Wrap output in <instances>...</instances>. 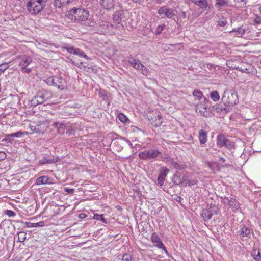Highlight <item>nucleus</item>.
Masks as SVG:
<instances>
[{
	"label": "nucleus",
	"mask_w": 261,
	"mask_h": 261,
	"mask_svg": "<svg viewBox=\"0 0 261 261\" xmlns=\"http://www.w3.org/2000/svg\"><path fill=\"white\" fill-rule=\"evenodd\" d=\"M52 96L53 94L49 91L42 89L39 90L30 100L31 105L35 107L42 104L50 99Z\"/></svg>",
	"instance_id": "1"
},
{
	"label": "nucleus",
	"mask_w": 261,
	"mask_h": 261,
	"mask_svg": "<svg viewBox=\"0 0 261 261\" xmlns=\"http://www.w3.org/2000/svg\"><path fill=\"white\" fill-rule=\"evenodd\" d=\"M48 0H29L27 4L28 11L33 15L40 13L46 6Z\"/></svg>",
	"instance_id": "2"
},
{
	"label": "nucleus",
	"mask_w": 261,
	"mask_h": 261,
	"mask_svg": "<svg viewBox=\"0 0 261 261\" xmlns=\"http://www.w3.org/2000/svg\"><path fill=\"white\" fill-rule=\"evenodd\" d=\"M222 100L224 105L231 108L237 104L238 98L237 92L233 89H226L225 90Z\"/></svg>",
	"instance_id": "3"
},
{
	"label": "nucleus",
	"mask_w": 261,
	"mask_h": 261,
	"mask_svg": "<svg viewBox=\"0 0 261 261\" xmlns=\"http://www.w3.org/2000/svg\"><path fill=\"white\" fill-rule=\"evenodd\" d=\"M18 66L22 71L25 73L31 72V69L29 67L32 63V59L31 57L27 55H21L18 57L16 59Z\"/></svg>",
	"instance_id": "4"
},
{
	"label": "nucleus",
	"mask_w": 261,
	"mask_h": 261,
	"mask_svg": "<svg viewBox=\"0 0 261 261\" xmlns=\"http://www.w3.org/2000/svg\"><path fill=\"white\" fill-rule=\"evenodd\" d=\"M138 156L140 159L148 161L161 158L162 153L158 149H151L140 152Z\"/></svg>",
	"instance_id": "5"
},
{
	"label": "nucleus",
	"mask_w": 261,
	"mask_h": 261,
	"mask_svg": "<svg viewBox=\"0 0 261 261\" xmlns=\"http://www.w3.org/2000/svg\"><path fill=\"white\" fill-rule=\"evenodd\" d=\"M177 11L175 9L169 8L167 6H162L158 9V13L162 18H167L174 19L173 18L176 15Z\"/></svg>",
	"instance_id": "6"
},
{
	"label": "nucleus",
	"mask_w": 261,
	"mask_h": 261,
	"mask_svg": "<svg viewBox=\"0 0 261 261\" xmlns=\"http://www.w3.org/2000/svg\"><path fill=\"white\" fill-rule=\"evenodd\" d=\"M236 69L242 72L255 74L257 71L256 69L251 64L246 62H242Z\"/></svg>",
	"instance_id": "7"
},
{
	"label": "nucleus",
	"mask_w": 261,
	"mask_h": 261,
	"mask_svg": "<svg viewBox=\"0 0 261 261\" xmlns=\"http://www.w3.org/2000/svg\"><path fill=\"white\" fill-rule=\"evenodd\" d=\"M48 127L46 122H40L35 125H30V129L33 133H38L40 135H43L47 130Z\"/></svg>",
	"instance_id": "8"
},
{
	"label": "nucleus",
	"mask_w": 261,
	"mask_h": 261,
	"mask_svg": "<svg viewBox=\"0 0 261 261\" xmlns=\"http://www.w3.org/2000/svg\"><path fill=\"white\" fill-rule=\"evenodd\" d=\"M52 126L56 128L59 134H64L65 131L67 130L69 124L65 120L54 122Z\"/></svg>",
	"instance_id": "9"
},
{
	"label": "nucleus",
	"mask_w": 261,
	"mask_h": 261,
	"mask_svg": "<svg viewBox=\"0 0 261 261\" xmlns=\"http://www.w3.org/2000/svg\"><path fill=\"white\" fill-rule=\"evenodd\" d=\"M100 31L102 33H114L113 29H114V25L112 24H109V22L100 20L98 22Z\"/></svg>",
	"instance_id": "10"
},
{
	"label": "nucleus",
	"mask_w": 261,
	"mask_h": 261,
	"mask_svg": "<svg viewBox=\"0 0 261 261\" xmlns=\"http://www.w3.org/2000/svg\"><path fill=\"white\" fill-rule=\"evenodd\" d=\"M98 4L102 8L106 10H110L113 9L115 5V0H99Z\"/></svg>",
	"instance_id": "11"
},
{
	"label": "nucleus",
	"mask_w": 261,
	"mask_h": 261,
	"mask_svg": "<svg viewBox=\"0 0 261 261\" xmlns=\"http://www.w3.org/2000/svg\"><path fill=\"white\" fill-rule=\"evenodd\" d=\"M59 159L58 157L52 155H49L48 156H44L42 157L39 161V163L41 165L46 164H53L55 163L58 162Z\"/></svg>",
	"instance_id": "12"
},
{
	"label": "nucleus",
	"mask_w": 261,
	"mask_h": 261,
	"mask_svg": "<svg viewBox=\"0 0 261 261\" xmlns=\"http://www.w3.org/2000/svg\"><path fill=\"white\" fill-rule=\"evenodd\" d=\"M55 84L54 86L57 87L59 89L63 90L67 87V84L64 79L61 76H54Z\"/></svg>",
	"instance_id": "13"
},
{
	"label": "nucleus",
	"mask_w": 261,
	"mask_h": 261,
	"mask_svg": "<svg viewBox=\"0 0 261 261\" xmlns=\"http://www.w3.org/2000/svg\"><path fill=\"white\" fill-rule=\"evenodd\" d=\"M151 239L153 244L158 248H163L164 247L162 241L156 233H153L151 235Z\"/></svg>",
	"instance_id": "14"
},
{
	"label": "nucleus",
	"mask_w": 261,
	"mask_h": 261,
	"mask_svg": "<svg viewBox=\"0 0 261 261\" xmlns=\"http://www.w3.org/2000/svg\"><path fill=\"white\" fill-rule=\"evenodd\" d=\"M215 6L218 11H221L224 8L230 6V2L228 0H215Z\"/></svg>",
	"instance_id": "15"
},
{
	"label": "nucleus",
	"mask_w": 261,
	"mask_h": 261,
	"mask_svg": "<svg viewBox=\"0 0 261 261\" xmlns=\"http://www.w3.org/2000/svg\"><path fill=\"white\" fill-rule=\"evenodd\" d=\"M196 111L200 113L204 117H210V113L207 111V106H204L202 104H198L196 106Z\"/></svg>",
	"instance_id": "16"
},
{
	"label": "nucleus",
	"mask_w": 261,
	"mask_h": 261,
	"mask_svg": "<svg viewBox=\"0 0 261 261\" xmlns=\"http://www.w3.org/2000/svg\"><path fill=\"white\" fill-rule=\"evenodd\" d=\"M191 1L202 10L210 9L207 0H191Z\"/></svg>",
	"instance_id": "17"
},
{
	"label": "nucleus",
	"mask_w": 261,
	"mask_h": 261,
	"mask_svg": "<svg viewBox=\"0 0 261 261\" xmlns=\"http://www.w3.org/2000/svg\"><path fill=\"white\" fill-rule=\"evenodd\" d=\"M35 184L36 185H51L53 184V182L50 181V179L48 176H41L36 179Z\"/></svg>",
	"instance_id": "18"
},
{
	"label": "nucleus",
	"mask_w": 261,
	"mask_h": 261,
	"mask_svg": "<svg viewBox=\"0 0 261 261\" xmlns=\"http://www.w3.org/2000/svg\"><path fill=\"white\" fill-rule=\"evenodd\" d=\"M128 62L136 69L140 70V68L144 67V65L141 64L139 60L135 59L133 57H128Z\"/></svg>",
	"instance_id": "19"
},
{
	"label": "nucleus",
	"mask_w": 261,
	"mask_h": 261,
	"mask_svg": "<svg viewBox=\"0 0 261 261\" xmlns=\"http://www.w3.org/2000/svg\"><path fill=\"white\" fill-rule=\"evenodd\" d=\"M213 109L218 113L224 112L225 114L227 113L231 110L228 106L224 105V107H223L221 104L216 105L213 107Z\"/></svg>",
	"instance_id": "20"
},
{
	"label": "nucleus",
	"mask_w": 261,
	"mask_h": 261,
	"mask_svg": "<svg viewBox=\"0 0 261 261\" xmlns=\"http://www.w3.org/2000/svg\"><path fill=\"white\" fill-rule=\"evenodd\" d=\"M198 138L199 142L201 145L205 144L207 140V133L203 129L199 130Z\"/></svg>",
	"instance_id": "21"
},
{
	"label": "nucleus",
	"mask_w": 261,
	"mask_h": 261,
	"mask_svg": "<svg viewBox=\"0 0 261 261\" xmlns=\"http://www.w3.org/2000/svg\"><path fill=\"white\" fill-rule=\"evenodd\" d=\"M113 20L114 22L116 23L114 28L118 29L119 30L123 28V25L121 24V19L120 18V16H119L118 14H116V11L113 14Z\"/></svg>",
	"instance_id": "22"
},
{
	"label": "nucleus",
	"mask_w": 261,
	"mask_h": 261,
	"mask_svg": "<svg viewBox=\"0 0 261 261\" xmlns=\"http://www.w3.org/2000/svg\"><path fill=\"white\" fill-rule=\"evenodd\" d=\"M246 32V28L243 25L242 27H239L237 29H233L229 32V34H232L235 33V36L237 37H242Z\"/></svg>",
	"instance_id": "23"
},
{
	"label": "nucleus",
	"mask_w": 261,
	"mask_h": 261,
	"mask_svg": "<svg viewBox=\"0 0 261 261\" xmlns=\"http://www.w3.org/2000/svg\"><path fill=\"white\" fill-rule=\"evenodd\" d=\"M227 205H229L233 210H237L240 207V203L235 198L232 197H231L230 199L228 200Z\"/></svg>",
	"instance_id": "24"
},
{
	"label": "nucleus",
	"mask_w": 261,
	"mask_h": 261,
	"mask_svg": "<svg viewBox=\"0 0 261 261\" xmlns=\"http://www.w3.org/2000/svg\"><path fill=\"white\" fill-rule=\"evenodd\" d=\"M227 138L225 137L223 134H220L217 136V145L219 147H222L224 146L226 144Z\"/></svg>",
	"instance_id": "25"
},
{
	"label": "nucleus",
	"mask_w": 261,
	"mask_h": 261,
	"mask_svg": "<svg viewBox=\"0 0 261 261\" xmlns=\"http://www.w3.org/2000/svg\"><path fill=\"white\" fill-rule=\"evenodd\" d=\"M73 0H55L54 5L56 7L60 8L62 6L66 5L72 2Z\"/></svg>",
	"instance_id": "26"
},
{
	"label": "nucleus",
	"mask_w": 261,
	"mask_h": 261,
	"mask_svg": "<svg viewBox=\"0 0 261 261\" xmlns=\"http://www.w3.org/2000/svg\"><path fill=\"white\" fill-rule=\"evenodd\" d=\"M241 226V229L239 231L240 234L242 235V237H249L250 233V229L249 227L244 225H242Z\"/></svg>",
	"instance_id": "27"
},
{
	"label": "nucleus",
	"mask_w": 261,
	"mask_h": 261,
	"mask_svg": "<svg viewBox=\"0 0 261 261\" xmlns=\"http://www.w3.org/2000/svg\"><path fill=\"white\" fill-rule=\"evenodd\" d=\"M93 215H90V217H88V219H95L97 220L101 221L105 223H107V220L103 217V215H100L98 214H93Z\"/></svg>",
	"instance_id": "28"
},
{
	"label": "nucleus",
	"mask_w": 261,
	"mask_h": 261,
	"mask_svg": "<svg viewBox=\"0 0 261 261\" xmlns=\"http://www.w3.org/2000/svg\"><path fill=\"white\" fill-rule=\"evenodd\" d=\"M201 216L204 221L210 220L212 217L207 207L202 211L201 213Z\"/></svg>",
	"instance_id": "29"
},
{
	"label": "nucleus",
	"mask_w": 261,
	"mask_h": 261,
	"mask_svg": "<svg viewBox=\"0 0 261 261\" xmlns=\"http://www.w3.org/2000/svg\"><path fill=\"white\" fill-rule=\"evenodd\" d=\"M206 207L212 216L214 215H217L220 213L218 207L215 205H207Z\"/></svg>",
	"instance_id": "30"
},
{
	"label": "nucleus",
	"mask_w": 261,
	"mask_h": 261,
	"mask_svg": "<svg viewBox=\"0 0 261 261\" xmlns=\"http://www.w3.org/2000/svg\"><path fill=\"white\" fill-rule=\"evenodd\" d=\"M98 95L103 100H107L110 93L104 90L100 89L98 92Z\"/></svg>",
	"instance_id": "31"
},
{
	"label": "nucleus",
	"mask_w": 261,
	"mask_h": 261,
	"mask_svg": "<svg viewBox=\"0 0 261 261\" xmlns=\"http://www.w3.org/2000/svg\"><path fill=\"white\" fill-rule=\"evenodd\" d=\"M169 171V169L166 167H162L160 169L159 176L165 179Z\"/></svg>",
	"instance_id": "32"
},
{
	"label": "nucleus",
	"mask_w": 261,
	"mask_h": 261,
	"mask_svg": "<svg viewBox=\"0 0 261 261\" xmlns=\"http://www.w3.org/2000/svg\"><path fill=\"white\" fill-rule=\"evenodd\" d=\"M210 96L214 101H217L220 98V96L217 91L211 92L210 93Z\"/></svg>",
	"instance_id": "33"
},
{
	"label": "nucleus",
	"mask_w": 261,
	"mask_h": 261,
	"mask_svg": "<svg viewBox=\"0 0 261 261\" xmlns=\"http://www.w3.org/2000/svg\"><path fill=\"white\" fill-rule=\"evenodd\" d=\"M173 181L176 185H180L181 184V178L178 174H175L173 175Z\"/></svg>",
	"instance_id": "34"
},
{
	"label": "nucleus",
	"mask_w": 261,
	"mask_h": 261,
	"mask_svg": "<svg viewBox=\"0 0 261 261\" xmlns=\"http://www.w3.org/2000/svg\"><path fill=\"white\" fill-rule=\"evenodd\" d=\"M122 261H135V259L134 258L133 256L130 255L129 254L125 253L123 254L122 258Z\"/></svg>",
	"instance_id": "35"
},
{
	"label": "nucleus",
	"mask_w": 261,
	"mask_h": 261,
	"mask_svg": "<svg viewBox=\"0 0 261 261\" xmlns=\"http://www.w3.org/2000/svg\"><path fill=\"white\" fill-rule=\"evenodd\" d=\"M27 233L24 231L19 232L18 233V241L20 242H24L26 239Z\"/></svg>",
	"instance_id": "36"
},
{
	"label": "nucleus",
	"mask_w": 261,
	"mask_h": 261,
	"mask_svg": "<svg viewBox=\"0 0 261 261\" xmlns=\"http://www.w3.org/2000/svg\"><path fill=\"white\" fill-rule=\"evenodd\" d=\"M193 96L197 98L198 100H200L203 96V93L200 90H195L193 92Z\"/></svg>",
	"instance_id": "37"
},
{
	"label": "nucleus",
	"mask_w": 261,
	"mask_h": 261,
	"mask_svg": "<svg viewBox=\"0 0 261 261\" xmlns=\"http://www.w3.org/2000/svg\"><path fill=\"white\" fill-rule=\"evenodd\" d=\"M118 117L119 118V120L122 122V123H126L129 121L127 117L123 113H119L118 115Z\"/></svg>",
	"instance_id": "38"
},
{
	"label": "nucleus",
	"mask_w": 261,
	"mask_h": 261,
	"mask_svg": "<svg viewBox=\"0 0 261 261\" xmlns=\"http://www.w3.org/2000/svg\"><path fill=\"white\" fill-rule=\"evenodd\" d=\"M226 148L228 149H231L234 148V144L233 142L231 141L229 139H227L226 144H225Z\"/></svg>",
	"instance_id": "39"
},
{
	"label": "nucleus",
	"mask_w": 261,
	"mask_h": 261,
	"mask_svg": "<svg viewBox=\"0 0 261 261\" xmlns=\"http://www.w3.org/2000/svg\"><path fill=\"white\" fill-rule=\"evenodd\" d=\"M157 117L158 118H156L154 121V126L155 127L160 126L163 122V118L161 115H158Z\"/></svg>",
	"instance_id": "40"
},
{
	"label": "nucleus",
	"mask_w": 261,
	"mask_h": 261,
	"mask_svg": "<svg viewBox=\"0 0 261 261\" xmlns=\"http://www.w3.org/2000/svg\"><path fill=\"white\" fill-rule=\"evenodd\" d=\"M9 67L8 63H4L0 65V75L5 72Z\"/></svg>",
	"instance_id": "41"
},
{
	"label": "nucleus",
	"mask_w": 261,
	"mask_h": 261,
	"mask_svg": "<svg viewBox=\"0 0 261 261\" xmlns=\"http://www.w3.org/2000/svg\"><path fill=\"white\" fill-rule=\"evenodd\" d=\"M44 81L47 85H48L49 86H54V84H55L54 76H50V77H47L45 80Z\"/></svg>",
	"instance_id": "42"
},
{
	"label": "nucleus",
	"mask_w": 261,
	"mask_h": 261,
	"mask_svg": "<svg viewBox=\"0 0 261 261\" xmlns=\"http://www.w3.org/2000/svg\"><path fill=\"white\" fill-rule=\"evenodd\" d=\"M68 50L70 53H72L74 55H78L80 57H82V53L80 49L71 48L69 49Z\"/></svg>",
	"instance_id": "43"
},
{
	"label": "nucleus",
	"mask_w": 261,
	"mask_h": 261,
	"mask_svg": "<svg viewBox=\"0 0 261 261\" xmlns=\"http://www.w3.org/2000/svg\"><path fill=\"white\" fill-rule=\"evenodd\" d=\"M25 133V132H22V131L20 130V131H18L17 132H16V133L10 134V136H12V138L13 137L21 138V137H22L23 135Z\"/></svg>",
	"instance_id": "44"
},
{
	"label": "nucleus",
	"mask_w": 261,
	"mask_h": 261,
	"mask_svg": "<svg viewBox=\"0 0 261 261\" xmlns=\"http://www.w3.org/2000/svg\"><path fill=\"white\" fill-rule=\"evenodd\" d=\"M127 14L126 11L124 10L116 11V14H118L121 19V21L123 20V18L125 17V15Z\"/></svg>",
	"instance_id": "45"
},
{
	"label": "nucleus",
	"mask_w": 261,
	"mask_h": 261,
	"mask_svg": "<svg viewBox=\"0 0 261 261\" xmlns=\"http://www.w3.org/2000/svg\"><path fill=\"white\" fill-rule=\"evenodd\" d=\"M189 178L187 175H184L181 177V185L184 186H186L187 185V184L188 183Z\"/></svg>",
	"instance_id": "46"
},
{
	"label": "nucleus",
	"mask_w": 261,
	"mask_h": 261,
	"mask_svg": "<svg viewBox=\"0 0 261 261\" xmlns=\"http://www.w3.org/2000/svg\"><path fill=\"white\" fill-rule=\"evenodd\" d=\"M2 141L11 143L13 141V139H12V136H10V134H8L6 135V138L3 139Z\"/></svg>",
	"instance_id": "47"
},
{
	"label": "nucleus",
	"mask_w": 261,
	"mask_h": 261,
	"mask_svg": "<svg viewBox=\"0 0 261 261\" xmlns=\"http://www.w3.org/2000/svg\"><path fill=\"white\" fill-rule=\"evenodd\" d=\"M218 25L221 27L225 26L227 23V21L223 17H221L218 21Z\"/></svg>",
	"instance_id": "48"
},
{
	"label": "nucleus",
	"mask_w": 261,
	"mask_h": 261,
	"mask_svg": "<svg viewBox=\"0 0 261 261\" xmlns=\"http://www.w3.org/2000/svg\"><path fill=\"white\" fill-rule=\"evenodd\" d=\"M165 27V24L159 25L155 30V34H156V35L160 34L162 33V31L163 30V29H164Z\"/></svg>",
	"instance_id": "49"
},
{
	"label": "nucleus",
	"mask_w": 261,
	"mask_h": 261,
	"mask_svg": "<svg viewBox=\"0 0 261 261\" xmlns=\"http://www.w3.org/2000/svg\"><path fill=\"white\" fill-rule=\"evenodd\" d=\"M171 165L175 169H181V167L179 164H178L177 162L172 160L171 161Z\"/></svg>",
	"instance_id": "50"
},
{
	"label": "nucleus",
	"mask_w": 261,
	"mask_h": 261,
	"mask_svg": "<svg viewBox=\"0 0 261 261\" xmlns=\"http://www.w3.org/2000/svg\"><path fill=\"white\" fill-rule=\"evenodd\" d=\"M44 226V221H40L38 223H31V227H43Z\"/></svg>",
	"instance_id": "51"
},
{
	"label": "nucleus",
	"mask_w": 261,
	"mask_h": 261,
	"mask_svg": "<svg viewBox=\"0 0 261 261\" xmlns=\"http://www.w3.org/2000/svg\"><path fill=\"white\" fill-rule=\"evenodd\" d=\"M89 16V13L84 9H83V21L85 20H87Z\"/></svg>",
	"instance_id": "52"
},
{
	"label": "nucleus",
	"mask_w": 261,
	"mask_h": 261,
	"mask_svg": "<svg viewBox=\"0 0 261 261\" xmlns=\"http://www.w3.org/2000/svg\"><path fill=\"white\" fill-rule=\"evenodd\" d=\"M198 16V14L196 11H192V14H189L188 16V19H189L191 18L193 20L196 18Z\"/></svg>",
	"instance_id": "53"
},
{
	"label": "nucleus",
	"mask_w": 261,
	"mask_h": 261,
	"mask_svg": "<svg viewBox=\"0 0 261 261\" xmlns=\"http://www.w3.org/2000/svg\"><path fill=\"white\" fill-rule=\"evenodd\" d=\"M5 214L6 215H7L9 217H13V216H15V215H16V214L14 212H13L11 210H6L5 211Z\"/></svg>",
	"instance_id": "54"
},
{
	"label": "nucleus",
	"mask_w": 261,
	"mask_h": 261,
	"mask_svg": "<svg viewBox=\"0 0 261 261\" xmlns=\"http://www.w3.org/2000/svg\"><path fill=\"white\" fill-rule=\"evenodd\" d=\"M85 21L84 23H83V25H87L89 27L93 26L94 25V22L90 19H88L87 20H84Z\"/></svg>",
	"instance_id": "55"
},
{
	"label": "nucleus",
	"mask_w": 261,
	"mask_h": 261,
	"mask_svg": "<svg viewBox=\"0 0 261 261\" xmlns=\"http://www.w3.org/2000/svg\"><path fill=\"white\" fill-rule=\"evenodd\" d=\"M188 181V183L187 184V185H188L189 186H192L196 185L197 182V181L194 179H189Z\"/></svg>",
	"instance_id": "56"
},
{
	"label": "nucleus",
	"mask_w": 261,
	"mask_h": 261,
	"mask_svg": "<svg viewBox=\"0 0 261 261\" xmlns=\"http://www.w3.org/2000/svg\"><path fill=\"white\" fill-rule=\"evenodd\" d=\"M254 22L257 24H261V16L258 15L256 16L254 19Z\"/></svg>",
	"instance_id": "57"
},
{
	"label": "nucleus",
	"mask_w": 261,
	"mask_h": 261,
	"mask_svg": "<svg viewBox=\"0 0 261 261\" xmlns=\"http://www.w3.org/2000/svg\"><path fill=\"white\" fill-rule=\"evenodd\" d=\"M165 178L158 176V182L159 185L161 187L163 185V184L164 183V181H165Z\"/></svg>",
	"instance_id": "58"
},
{
	"label": "nucleus",
	"mask_w": 261,
	"mask_h": 261,
	"mask_svg": "<svg viewBox=\"0 0 261 261\" xmlns=\"http://www.w3.org/2000/svg\"><path fill=\"white\" fill-rule=\"evenodd\" d=\"M10 221V220H4L3 221L1 222L0 224V229H2L3 227L5 225H7L8 224L9 221Z\"/></svg>",
	"instance_id": "59"
},
{
	"label": "nucleus",
	"mask_w": 261,
	"mask_h": 261,
	"mask_svg": "<svg viewBox=\"0 0 261 261\" xmlns=\"http://www.w3.org/2000/svg\"><path fill=\"white\" fill-rule=\"evenodd\" d=\"M140 70H141L142 73L144 75H147V74H148V70L144 66V67L140 68Z\"/></svg>",
	"instance_id": "60"
},
{
	"label": "nucleus",
	"mask_w": 261,
	"mask_h": 261,
	"mask_svg": "<svg viewBox=\"0 0 261 261\" xmlns=\"http://www.w3.org/2000/svg\"><path fill=\"white\" fill-rule=\"evenodd\" d=\"M221 199H222L221 201L223 203L227 205V201L229 200L227 197L224 196V197H221Z\"/></svg>",
	"instance_id": "61"
},
{
	"label": "nucleus",
	"mask_w": 261,
	"mask_h": 261,
	"mask_svg": "<svg viewBox=\"0 0 261 261\" xmlns=\"http://www.w3.org/2000/svg\"><path fill=\"white\" fill-rule=\"evenodd\" d=\"M256 256L254 257V259L256 261H261V254L259 251L257 252Z\"/></svg>",
	"instance_id": "62"
},
{
	"label": "nucleus",
	"mask_w": 261,
	"mask_h": 261,
	"mask_svg": "<svg viewBox=\"0 0 261 261\" xmlns=\"http://www.w3.org/2000/svg\"><path fill=\"white\" fill-rule=\"evenodd\" d=\"M6 158V154L4 152H0V160L5 159Z\"/></svg>",
	"instance_id": "63"
},
{
	"label": "nucleus",
	"mask_w": 261,
	"mask_h": 261,
	"mask_svg": "<svg viewBox=\"0 0 261 261\" xmlns=\"http://www.w3.org/2000/svg\"><path fill=\"white\" fill-rule=\"evenodd\" d=\"M259 252V250H257L256 249H254L252 252H251V255L253 256V257H255L256 256V254H257V252Z\"/></svg>",
	"instance_id": "64"
}]
</instances>
